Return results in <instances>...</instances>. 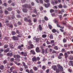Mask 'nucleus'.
<instances>
[{
	"label": "nucleus",
	"mask_w": 73,
	"mask_h": 73,
	"mask_svg": "<svg viewBox=\"0 0 73 73\" xmlns=\"http://www.w3.org/2000/svg\"><path fill=\"white\" fill-rule=\"evenodd\" d=\"M13 57L15 58H16L15 60H16V61L19 62L20 61V58L21 57L19 55H14Z\"/></svg>",
	"instance_id": "f257e3e1"
},
{
	"label": "nucleus",
	"mask_w": 73,
	"mask_h": 73,
	"mask_svg": "<svg viewBox=\"0 0 73 73\" xmlns=\"http://www.w3.org/2000/svg\"><path fill=\"white\" fill-rule=\"evenodd\" d=\"M22 7L23 8H31V6L30 5H28L27 4H25L24 5H22Z\"/></svg>",
	"instance_id": "f03ea898"
},
{
	"label": "nucleus",
	"mask_w": 73,
	"mask_h": 73,
	"mask_svg": "<svg viewBox=\"0 0 73 73\" xmlns=\"http://www.w3.org/2000/svg\"><path fill=\"white\" fill-rule=\"evenodd\" d=\"M57 67L58 68V69L60 70V72L63 71V68L62 67V66H61L60 64H57Z\"/></svg>",
	"instance_id": "7ed1b4c3"
},
{
	"label": "nucleus",
	"mask_w": 73,
	"mask_h": 73,
	"mask_svg": "<svg viewBox=\"0 0 73 73\" xmlns=\"http://www.w3.org/2000/svg\"><path fill=\"white\" fill-rule=\"evenodd\" d=\"M61 0H54V2H52V3L53 4H57L58 3V1L59 3H61ZM64 0H62V1H64Z\"/></svg>",
	"instance_id": "20e7f679"
},
{
	"label": "nucleus",
	"mask_w": 73,
	"mask_h": 73,
	"mask_svg": "<svg viewBox=\"0 0 73 73\" xmlns=\"http://www.w3.org/2000/svg\"><path fill=\"white\" fill-rule=\"evenodd\" d=\"M36 51L37 53H41V50L38 47L36 48Z\"/></svg>",
	"instance_id": "39448f33"
},
{
	"label": "nucleus",
	"mask_w": 73,
	"mask_h": 73,
	"mask_svg": "<svg viewBox=\"0 0 73 73\" xmlns=\"http://www.w3.org/2000/svg\"><path fill=\"white\" fill-rule=\"evenodd\" d=\"M30 53L32 54H33V55H35L36 54V53L35 52V50H32L30 51Z\"/></svg>",
	"instance_id": "423d86ee"
},
{
	"label": "nucleus",
	"mask_w": 73,
	"mask_h": 73,
	"mask_svg": "<svg viewBox=\"0 0 73 73\" xmlns=\"http://www.w3.org/2000/svg\"><path fill=\"white\" fill-rule=\"evenodd\" d=\"M32 60L33 62H36L37 61V59L36 57L34 56L32 58Z\"/></svg>",
	"instance_id": "0eeeda50"
},
{
	"label": "nucleus",
	"mask_w": 73,
	"mask_h": 73,
	"mask_svg": "<svg viewBox=\"0 0 73 73\" xmlns=\"http://www.w3.org/2000/svg\"><path fill=\"white\" fill-rule=\"evenodd\" d=\"M12 38L14 40H19V38L17 36H14L12 37Z\"/></svg>",
	"instance_id": "6e6552de"
},
{
	"label": "nucleus",
	"mask_w": 73,
	"mask_h": 73,
	"mask_svg": "<svg viewBox=\"0 0 73 73\" xmlns=\"http://www.w3.org/2000/svg\"><path fill=\"white\" fill-rule=\"evenodd\" d=\"M7 55L8 56H9V57H12L13 55V54L12 52H9L7 54Z\"/></svg>",
	"instance_id": "1a4fd4ad"
},
{
	"label": "nucleus",
	"mask_w": 73,
	"mask_h": 73,
	"mask_svg": "<svg viewBox=\"0 0 73 73\" xmlns=\"http://www.w3.org/2000/svg\"><path fill=\"white\" fill-rule=\"evenodd\" d=\"M44 7L46 8H48L49 6H50V4L48 3V4H46V3L44 4Z\"/></svg>",
	"instance_id": "9d476101"
},
{
	"label": "nucleus",
	"mask_w": 73,
	"mask_h": 73,
	"mask_svg": "<svg viewBox=\"0 0 73 73\" xmlns=\"http://www.w3.org/2000/svg\"><path fill=\"white\" fill-rule=\"evenodd\" d=\"M38 28L39 29V31H41L42 30V28L41 25H38Z\"/></svg>",
	"instance_id": "9b49d317"
},
{
	"label": "nucleus",
	"mask_w": 73,
	"mask_h": 73,
	"mask_svg": "<svg viewBox=\"0 0 73 73\" xmlns=\"http://www.w3.org/2000/svg\"><path fill=\"white\" fill-rule=\"evenodd\" d=\"M49 37L50 39H53V35L52 34H51L49 35Z\"/></svg>",
	"instance_id": "f8f14e48"
},
{
	"label": "nucleus",
	"mask_w": 73,
	"mask_h": 73,
	"mask_svg": "<svg viewBox=\"0 0 73 73\" xmlns=\"http://www.w3.org/2000/svg\"><path fill=\"white\" fill-rule=\"evenodd\" d=\"M52 68L54 70H56L57 69V66H52Z\"/></svg>",
	"instance_id": "ddd939ff"
},
{
	"label": "nucleus",
	"mask_w": 73,
	"mask_h": 73,
	"mask_svg": "<svg viewBox=\"0 0 73 73\" xmlns=\"http://www.w3.org/2000/svg\"><path fill=\"white\" fill-rule=\"evenodd\" d=\"M64 56H65V58H67L68 57V54L66 53H65L64 54Z\"/></svg>",
	"instance_id": "4468645a"
},
{
	"label": "nucleus",
	"mask_w": 73,
	"mask_h": 73,
	"mask_svg": "<svg viewBox=\"0 0 73 73\" xmlns=\"http://www.w3.org/2000/svg\"><path fill=\"white\" fill-rule=\"evenodd\" d=\"M4 68V66L3 65H1L0 66V69L1 70H3Z\"/></svg>",
	"instance_id": "2eb2a0df"
},
{
	"label": "nucleus",
	"mask_w": 73,
	"mask_h": 73,
	"mask_svg": "<svg viewBox=\"0 0 73 73\" xmlns=\"http://www.w3.org/2000/svg\"><path fill=\"white\" fill-rule=\"evenodd\" d=\"M10 48H11V49H14V47H13V45L12 44H10Z\"/></svg>",
	"instance_id": "dca6fc26"
},
{
	"label": "nucleus",
	"mask_w": 73,
	"mask_h": 73,
	"mask_svg": "<svg viewBox=\"0 0 73 73\" xmlns=\"http://www.w3.org/2000/svg\"><path fill=\"white\" fill-rule=\"evenodd\" d=\"M22 10L23 12H24L25 13H26V12H27V10L26 9L23 8V9Z\"/></svg>",
	"instance_id": "f3484780"
},
{
	"label": "nucleus",
	"mask_w": 73,
	"mask_h": 73,
	"mask_svg": "<svg viewBox=\"0 0 73 73\" xmlns=\"http://www.w3.org/2000/svg\"><path fill=\"white\" fill-rule=\"evenodd\" d=\"M62 24L63 25H66V21H63L62 22Z\"/></svg>",
	"instance_id": "a211bd4d"
},
{
	"label": "nucleus",
	"mask_w": 73,
	"mask_h": 73,
	"mask_svg": "<svg viewBox=\"0 0 73 73\" xmlns=\"http://www.w3.org/2000/svg\"><path fill=\"white\" fill-rule=\"evenodd\" d=\"M33 13H35L37 15V14H38L37 13V11H36V9H34L33 10Z\"/></svg>",
	"instance_id": "6ab92c4d"
},
{
	"label": "nucleus",
	"mask_w": 73,
	"mask_h": 73,
	"mask_svg": "<svg viewBox=\"0 0 73 73\" xmlns=\"http://www.w3.org/2000/svg\"><path fill=\"white\" fill-rule=\"evenodd\" d=\"M54 49L55 50H58V47L56 46H54Z\"/></svg>",
	"instance_id": "aec40b11"
},
{
	"label": "nucleus",
	"mask_w": 73,
	"mask_h": 73,
	"mask_svg": "<svg viewBox=\"0 0 73 73\" xmlns=\"http://www.w3.org/2000/svg\"><path fill=\"white\" fill-rule=\"evenodd\" d=\"M14 67L12 66L10 69V70L11 71V72H12L13 70L14 69Z\"/></svg>",
	"instance_id": "412c9836"
},
{
	"label": "nucleus",
	"mask_w": 73,
	"mask_h": 73,
	"mask_svg": "<svg viewBox=\"0 0 73 73\" xmlns=\"http://www.w3.org/2000/svg\"><path fill=\"white\" fill-rule=\"evenodd\" d=\"M44 20H45V21H48V20H49V19H48V18L47 17L45 16L44 17Z\"/></svg>",
	"instance_id": "4be33fe9"
},
{
	"label": "nucleus",
	"mask_w": 73,
	"mask_h": 73,
	"mask_svg": "<svg viewBox=\"0 0 73 73\" xmlns=\"http://www.w3.org/2000/svg\"><path fill=\"white\" fill-rule=\"evenodd\" d=\"M8 47V44H5L4 45V49H6V48H7Z\"/></svg>",
	"instance_id": "5701e85b"
},
{
	"label": "nucleus",
	"mask_w": 73,
	"mask_h": 73,
	"mask_svg": "<svg viewBox=\"0 0 73 73\" xmlns=\"http://www.w3.org/2000/svg\"><path fill=\"white\" fill-rule=\"evenodd\" d=\"M52 33H56V29H53L52 30Z\"/></svg>",
	"instance_id": "b1692460"
},
{
	"label": "nucleus",
	"mask_w": 73,
	"mask_h": 73,
	"mask_svg": "<svg viewBox=\"0 0 73 73\" xmlns=\"http://www.w3.org/2000/svg\"><path fill=\"white\" fill-rule=\"evenodd\" d=\"M9 48H7V49L5 50L4 52H5V53H7V52H9Z\"/></svg>",
	"instance_id": "393cba45"
},
{
	"label": "nucleus",
	"mask_w": 73,
	"mask_h": 73,
	"mask_svg": "<svg viewBox=\"0 0 73 73\" xmlns=\"http://www.w3.org/2000/svg\"><path fill=\"white\" fill-rule=\"evenodd\" d=\"M48 26L50 29H52V26L50 25H48Z\"/></svg>",
	"instance_id": "a878e982"
},
{
	"label": "nucleus",
	"mask_w": 73,
	"mask_h": 73,
	"mask_svg": "<svg viewBox=\"0 0 73 73\" xmlns=\"http://www.w3.org/2000/svg\"><path fill=\"white\" fill-rule=\"evenodd\" d=\"M55 70L56 71V72L57 73H59V72H60V71L58 68H57Z\"/></svg>",
	"instance_id": "bb28decb"
},
{
	"label": "nucleus",
	"mask_w": 73,
	"mask_h": 73,
	"mask_svg": "<svg viewBox=\"0 0 73 73\" xmlns=\"http://www.w3.org/2000/svg\"><path fill=\"white\" fill-rule=\"evenodd\" d=\"M30 46H31V49H32L34 48V46L33 44H31L30 45Z\"/></svg>",
	"instance_id": "cd10ccee"
},
{
	"label": "nucleus",
	"mask_w": 73,
	"mask_h": 73,
	"mask_svg": "<svg viewBox=\"0 0 73 73\" xmlns=\"http://www.w3.org/2000/svg\"><path fill=\"white\" fill-rule=\"evenodd\" d=\"M47 36L46 35L43 34L42 35V37L43 38H46V37Z\"/></svg>",
	"instance_id": "c85d7f7f"
},
{
	"label": "nucleus",
	"mask_w": 73,
	"mask_h": 73,
	"mask_svg": "<svg viewBox=\"0 0 73 73\" xmlns=\"http://www.w3.org/2000/svg\"><path fill=\"white\" fill-rule=\"evenodd\" d=\"M35 41L36 42H37L39 41V38H37L35 39Z\"/></svg>",
	"instance_id": "c756f323"
},
{
	"label": "nucleus",
	"mask_w": 73,
	"mask_h": 73,
	"mask_svg": "<svg viewBox=\"0 0 73 73\" xmlns=\"http://www.w3.org/2000/svg\"><path fill=\"white\" fill-rule=\"evenodd\" d=\"M11 33L12 35H15L16 34V33L15 31H12Z\"/></svg>",
	"instance_id": "7c9ffc66"
},
{
	"label": "nucleus",
	"mask_w": 73,
	"mask_h": 73,
	"mask_svg": "<svg viewBox=\"0 0 73 73\" xmlns=\"http://www.w3.org/2000/svg\"><path fill=\"white\" fill-rule=\"evenodd\" d=\"M33 69L35 71H36L37 70V68L36 67H33Z\"/></svg>",
	"instance_id": "2f4dec72"
},
{
	"label": "nucleus",
	"mask_w": 73,
	"mask_h": 73,
	"mask_svg": "<svg viewBox=\"0 0 73 73\" xmlns=\"http://www.w3.org/2000/svg\"><path fill=\"white\" fill-rule=\"evenodd\" d=\"M54 23L56 24H58V20H54Z\"/></svg>",
	"instance_id": "473e14b6"
},
{
	"label": "nucleus",
	"mask_w": 73,
	"mask_h": 73,
	"mask_svg": "<svg viewBox=\"0 0 73 73\" xmlns=\"http://www.w3.org/2000/svg\"><path fill=\"white\" fill-rule=\"evenodd\" d=\"M7 10L8 11H12V8L9 7L7 8Z\"/></svg>",
	"instance_id": "72a5a7b5"
},
{
	"label": "nucleus",
	"mask_w": 73,
	"mask_h": 73,
	"mask_svg": "<svg viewBox=\"0 0 73 73\" xmlns=\"http://www.w3.org/2000/svg\"><path fill=\"white\" fill-rule=\"evenodd\" d=\"M5 15H8V11L7 10H5Z\"/></svg>",
	"instance_id": "f704fd0d"
},
{
	"label": "nucleus",
	"mask_w": 73,
	"mask_h": 73,
	"mask_svg": "<svg viewBox=\"0 0 73 73\" xmlns=\"http://www.w3.org/2000/svg\"><path fill=\"white\" fill-rule=\"evenodd\" d=\"M23 55L24 57H26V56H27V52H25L23 54Z\"/></svg>",
	"instance_id": "c9c22d12"
},
{
	"label": "nucleus",
	"mask_w": 73,
	"mask_h": 73,
	"mask_svg": "<svg viewBox=\"0 0 73 73\" xmlns=\"http://www.w3.org/2000/svg\"><path fill=\"white\" fill-rule=\"evenodd\" d=\"M24 20L25 21H26V22H28V18H25L24 19Z\"/></svg>",
	"instance_id": "e433bc0d"
},
{
	"label": "nucleus",
	"mask_w": 73,
	"mask_h": 73,
	"mask_svg": "<svg viewBox=\"0 0 73 73\" xmlns=\"http://www.w3.org/2000/svg\"><path fill=\"white\" fill-rule=\"evenodd\" d=\"M54 10L53 9H51L50 10V13H53V12H54Z\"/></svg>",
	"instance_id": "4c0bfd02"
},
{
	"label": "nucleus",
	"mask_w": 73,
	"mask_h": 73,
	"mask_svg": "<svg viewBox=\"0 0 73 73\" xmlns=\"http://www.w3.org/2000/svg\"><path fill=\"white\" fill-rule=\"evenodd\" d=\"M70 62L71 64V65L72 66H73V61H70Z\"/></svg>",
	"instance_id": "58836bf2"
},
{
	"label": "nucleus",
	"mask_w": 73,
	"mask_h": 73,
	"mask_svg": "<svg viewBox=\"0 0 73 73\" xmlns=\"http://www.w3.org/2000/svg\"><path fill=\"white\" fill-rule=\"evenodd\" d=\"M41 52L42 54H44V49H41Z\"/></svg>",
	"instance_id": "ea45409f"
},
{
	"label": "nucleus",
	"mask_w": 73,
	"mask_h": 73,
	"mask_svg": "<svg viewBox=\"0 0 73 73\" xmlns=\"http://www.w3.org/2000/svg\"><path fill=\"white\" fill-rule=\"evenodd\" d=\"M9 38V37H5V40H8Z\"/></svg>",
	"instance_id": "a19ab883"
},
{
	"label": "nucleus",
	"mask_w": 73,
	"mask_h": 73,
	"mask_svg": "<svg viewBox=\"0 0 73 73\" xmlns=\"http://www.w3.org/2000/svg\"><path fill=\"white\" fill-rule=\"evenodd\" d=\"M7 61L6 60H4L3 62V63L4 64H7Z\"/></svg>",
	"instance_id": "79ce46f5"
},
{
	"label": "nucleus",
	"mask_w": 73,
	"mask_h": 73,
	"mask_svg": "<svg viewBox=\"0 0 73 73\" xmlns=\"http://www.w3.org/2000/svg\"><path fill=\"white\" fill-rule=\"evenodd\" d=\"M11 18L13 20L15 18V15H12L11 17Z\"/></svg>",
	"instance_id": "37998d69"
},
{
	"label": "nucleus",
	"mask_w": 73,
	"mask_h": 73,
	"mask_svg": "<svg viewBox=\"0 0 73 73\" xmlns=\"http://www.w3.org/2000/svg\"><path fill=\"white\" fill-rule=\"evenodd\" d=\"M69 59L70 60H73V56H70L69 57Z\"/></svg>",
	"instance_id": "c03bdc74"
},
{
	"label": "nucleus",
	"mask_w": 73,
	"mask_h": 73,
	"mask_svg": "<svg viewBox=\"0 0 73 73\" xmlns=\"http://www.w3.org/2000/svg\"><path fill=\"white\" fill-rule=\"evenodd\" d=\"M36 61H40V58L38 57H37L36 58Z\"/></svg>",
	"instance_id": "a18cd8bd"
},
{
	"label": "nucleus",
	"mask_w": 73,
	"mask_h": 73,
	"mask_svg": "<svg viewBox=\"0 0 73 73\" xmlns=\"http://www.w3.org/2000/svg\"><path fill=\"white\" fill-rule=\"evenodd\" d=\"M62 53H64V52H65V50L64 48H62Z\"/></svg>",
	"instance_id": "49530a36"
},
{
	"label": "nucleus",
	"mask_w": 73,
	"mask_h": 73,
	"mask_svg": "<svg viewBox=\"0 0 73 73\" xmlns=\"http://www.w3.org/2000/svg\"><path fill=\"white\" fill-rule=\"evenodd\" d=\"M58 59H61L62 58V56L60 55H58Z\"/></svg>",
	"instance_id": "de8ad7c7"
},
{
	"label": "nucleus",
	"mask_w": 73,
	"mask_h": 73,
	"mask_svg": "<svg viewBox=\"0 0 73 73\" xmlns=\"http://www.w3.org/2000/svg\"><path fill=\"white\" fill-rule=\"evenodd\" d=\"M29 73H33V70L32 69L30 70Z\"/></svg>",
	"instance_id": "09e8293b"
},
{
	"label": "nucleus",
	"mask_w": 73,
	"mask_h": 73,
	"mask_svg": "<svg viewBox=\"0 0 73 73\" xmlns=\"http://www.w3.org/2000/svg\"><path fill=\"white\" fill-rule=\"evenodd\" d=\"M58 7L59 8H62V5H59Z\"/></svg>",
	"instance_id": "8fccbe9b"
},
{
	"label": "nucleus",
	"mask_w": 73,
	"mask_h": 73,
	"mask_svg": "<svg viewBox=\"0 0 73 73\" xmlns=\"http://www.w3.org/2000/svg\"><path fill=\"white\" fill-rule=\"evenodd\" d=\"M32 41L31 40H30V41H29V45L32 44Z\"/></svg>",
	"instance_id": "3c124183"
},
{
	"label": "nucleus",
	"mask_w": 73,
	"mask_h": 73,
	"mask_svg": "<svg viewBox=\"0 0 73 73\" xmlns=\"http://www.w3.org/2000/svg\"><path fill=\"white\" fill-rule=\"evenodd\" d=\"M22 64L23 66H26L25 63V62H23Z\"/></svg>",
	"instance_id": "603ef678"
},
{
	"label": "nucleus",
	"mask_w": 73,
	"mask_h": 73,
	"mask_svg": "<svg viewBox=\"0 0 73 73\" xmlns=\"http://www.w3.org/2000/svg\"><path fill=\"white\" fill-rule=\"evenodd\" d=\"M63 42H66V40L64 38L63 39Z\"/></svg>",
	"instance_id": "864d4df0"
},
{
	"label": "nucleus",
	"mask_w": 73,
	"mask_h": 73,
	"mask_svg": "<svg viewBox=\"0 0 73 73\" xmlns=\"http://www.w3.org/2000/svg\"><path fill=\"white\" fill-rule=\"evenodd\" d=\"M59 56L62 57V56H64V54L62 53H60L59 54Z\"/></svg>",
	"instance_id": "5fc2aeb1"
},
{
	"label": "nucleus",
	"mask_w": 73,
	"mask_h": 73,
	"mask_svg": "<svg viewBox=\"0 0 73 73\" xmlns=\"http://www.w3.org/2000/svg\"><path fill=\"white\" fill-rule=\"evenodd\" d=\"M46 42L47 44H48L49 45V44H50V42L48 41V40H47Z\"/></svg>",
	"instance_id": "6e6d98bb"
},
{
	"label": "nucleus",
	"mask_w": 73,
	"mask_h": 73,
	"mask_svg": "<svg viewBox=\"0 0 73 73\" xmlns=\"http://www.w3.org/2000/svg\"><path fill=\"white\" fill-rule=\"evenodd\" d=\"M16 33L17 34H20V32L19 30H17Z\"/></svg>",
	"instance_id": "4d7b16f0"
},
{
	"label": "nucleus",
	"mask_w": 73,
	"mask_h": 73,
	"mask_svg": "<svg viewBox=\"0 0 73 73\" xmlns=\"http://www.w3.org/2000/svg\"><path fill=\"white\" fill-rule=\"evenodd\" d=\"M26 72H27L28 73H29L30 71L29 69H27L26 70Z\"/></svg>",
	"instance_id": "13d9d810"
},
{
	"label": "nucleus",
	"mask_w": 73,
	"mask_h": 73,
	"mask_svg": "<svg viewBox=\"0 0 73 73\" xmlns=\"http://www.w3.org/2000/svg\"><path fill=\"white\" fill-rule=\"evenodd\" d=\"M27 48V49L29 50H30L31 48V46H28Z\"/></svg>",
	"instance_id": "bf43d9fd"
},
{
	"label": "nucleus",
	"mask_w": 73,
	"mask_h": 73,
	"mask_svg": "<svg viewBox=\"0 0 73 73\" xmlns=\"http://www.w3.org/2000/svg\"><path fill=\"white\" fill-rule=\"evenodd\" d=\"M68 72H70V73H71V72H72V70H71L70 68L68 69Z\"/></svg>",
	"instance_id": "052dcab7"
},
{
	"label": "nucleus",
	"mask_w": 73,
	"mask_h": 73,
	"mask_svg": "<svg viewBox=\"0 0 73 73\" xmlns=\"http://www.w3.org/2000/svg\"><path fill=\"white\" fill-rule=\"evenodd\" d=\"M18 49H21V46L20 45L18 46Z\"/></svg>",
	"instance_id": "680f3d73"
},
{
	"label": "nucleus",
	"mask_w": 73,
	"mask_h": 73,
	"mask_svg": "<svg viewBox=\"0 0 73 73\" xmlns=\"http://www.w3.org/2000/svg\"><path fill=\"white\" fill-rule=\"evenodd\" d=\"M17 18H20V17H21V16L19 15H17Z\"/></svg>",
	"instance_id": "e2e57ef3"
},
{
	"label": "nucleus",
	"mask_w": 73,
	"mask_h": 73,
	"mask_svg": "<svg viewBox=\"0 0 73 73\" xmlns=\"http://www.w3.org/2000/svg\"><path fill=\"white\" fill-rule=\"evenodd\" d=\"M39 1L41 4H42L43 3V1L42 0H39Z\"/></svg>",
	"instance_id": "0e129e2a"
},
{
	"label": "nucleus",
	"mask_w": 73,
	"mask_h": 73,
	"mask_svg": "<svg viewBox=\"0 0 73 73\" xmlns=\"http://www.w3.org/2000/svg\"><path fill=\"white\" fill-rule=\"evenodd\" d=\"M50 42L51 44H53V43L54 42V40H52Z\"/></svg>",
	"instance_id": "69168bd1"
},
{
	"label": "nucleus",
	"mask_w": 73,
	"mask_h": 73,
	"mask_svg": "<svg viewBox=\"0 0 73 73\" xmlns=\"http://www.w3.org/2000/svg\"><path fill=\"white\" fill-rule=\"evenodd\" d=\"M9 28H13V25H12V24H11L9 26Z\"/></svg>",
	"instance_id": "338daca9"
},
{
	"label": "nucleus",
	"mask_w": 73,
	"mask_h": 73,
	"mask_svg": "<svg viewBox=\"0 0 73 73\" xmlns=\"http://www.w3.org/2000/svg\"><path fill=\"white\" fill-rule=\"evenodd\" d=\"M42 68V69H43V70L45 69V66H43Z\"/></svg>",
	"instance_id": "774afa93"
}]
</instances>
